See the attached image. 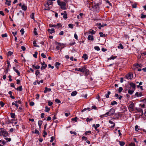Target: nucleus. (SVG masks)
Wrapping results in <instances>:
<instances>
[{
  "mask_svg": "<svg viewBox=\"0 0 146 146\" xmlns=\"http://www.w3.org/2000/svg\"><path fill=\"white\" fill-rule=\"evenodd\" d=\"M90 6H89V8L91 10L94 12H98L99 10V4L97 3H93L92 2L90 3Z\"/></svg>",
  "mask_w": 146,
  "mask_h": 146,
  "instance_id": "nucleus-1",
  "label": "nucleus"
},
{
  "mask_svg": "<svg viewBox=\"0 0 146 146\" xmlns=\"http://www.w3.org/2000/svg\"><path fill=\"white\" fill-rule=\"evenodd\" d=\"M0 134L1 136H3L5 137H7L9 135V133L3 128H0Z\"/></svg>",
  "mask_w": 146,
  "mask_h": 146,
  "instance_id": "nucleus-2",
  "label": "nucleus"
},
{
  "mask_svg": "<svg viewBox=\"0 0 146 146\" xmlns=\"http://www.w3.org/2000/svg\"><path fill=\"white\" fill-rule=\"evenodd\" d=\"M115 112V110L114 109L111 108L109 112H107L105 114L102 115V117H106L110 116L113 114Z\"/></svg>",
  "mask_w": 146,
  "mask_h": 146,
  "instance_id": "nucleus-3",
  "label": "nucleus"
},
{
  "mask_svg": "<svg viewBox=\"0 0 146 146\" xmlns=\"http://www.w3.org/2000/svg\"><path fill=\"white\" fill-rule=\"evenodd\" d=\"M58 4L60 6L62 9L64 10L66 9V3L65 2L61 1L58 3Z\"/></svg>",
  "mask_w": 146,
  "mask_h": 146,
  "instance_id": "nucleus-4",
  "label": "nucleus"
},
{
  "mask_svg": "<svg viewBox=\"0 0 146 146\" xmlns=\"http://www.w3.org/2000/svg\"><path fill=\"white\" fill-rule=\"evenodd\" d=\"M53 2L50 0H48L47 1L46 3L44 5L45 6L48 7V6H50L51 5L52 6Z\"/></svg>",
  "mask_w": 146,
  "mask_h": 146,
  "instance_id": "nucleus-5",
  "label": "nucleus"
},
{
  "mask_svg": "<svg viewBox=\"0 0 146 146\" xmlns=\"http://www.w3.org/2000/svg\"><path fill=\"white\" fill-rule=\"evenodd\" d=\"M42 66L40 68L41 70H42L43 69H45L46 68L47 66L46 64L44 62H40Z\"/></svg>",
  "mask_w": 146,
  "mask_h": 146,
  "instance_id": "nucleus-6",
  "label": "nucleus"
},
{
  "mask_svg": "<svg viewBox=\"0 0 146 146\" xmlns=\"http://www.w3.org/2000/svg\"><path fill=\"white\" fill-rule=\"evenodd\" d=\"M84 67L85 66L83 67H82L81 68H76L75 69V70L76 71H80L83 72H84L83 70H84Z\"/></svg>",
  "mask_w": 146,
  "mask_h": 146,
  "instance_id": "nucleus-7",
  "label": "nucleus"
},
{
  "mask_svg": "<svg viewBox=\"0 0 146 146\" xmlns=\"http://www.w3.org/2000/svg\"><path fill=\"white\" fill-rule=\"evenodd\" d=\"M127 79H131L133 78V74L131 73H129L125 76Z\"/></svg>",
  "mask_w": 146,
  "mask_h": 146,
  "instance_id": "nucleus-8",
  "label": "nucleus"
},
{
  "mask_svg": "<svg viewBox=\"0 0 146 146\" xmlns=\"http://www.w3.org/2000/svg\"><path fill=\"white\" fill-rule=\"evenodd\" d=\"M97 25L99 26L98 29H100L102 27H104V26L107 25L106 24H101V23H97Z\"/></svg>",
  "mask_w": 146,
  "mask_h": 146,
  "instance_id": "nucleus-9",
  "label": "nucleus"
},
{
  "mask_svg": "<svg viewBox=\"0 0 146 146\" xmlns=\"http://www.w3.org/2000/svg\"><path fill=\"white\" fill-rule=\"evenodd\" d=\"M84 70H83L84 72H84L85 73L86 76H87L89 74V70L87 69L86 68L85 66V67H84Z\"/></svg>",
  "mask_w": 146,
  "mask_h": 146,
  "instance_id": "nucleus-10",
  "label": "nucleus"
},
{
  "mask_svg": "<svg viewBox=\"0 0 146 146\" xmlns=\"http://www.w3.org/2000/svg\"><path fill=\"white\" fill-rule=\"evenodd\" d=\"M61 15H63V17L65 19H67V14L66 11H64V13H61Z\"/></svg>",
  "mask_w": 146,
  "mask_h": 146,
  "instance_id": "nucleus-11",
  "label": "nucleus"
},
{
  "mask_svg": "<svg viewBox=\"0 0 146 146\" xmlns=\"http://www.w3.org/2000/svg\"><path fill=\"white\" fill-rule=\"evenodd\" d=\"M129 84L130 86L132 88V89L135 90L136 88L135 84L133 82H130Z\"/></svg>",
  "mask_w": 146,
  "mask_h": 146,
  "instance_id": "nucleus-12",
  "label": "nucleus"
},
{
  "mask_svg": "<svg viewBox=\"0 0 146 146\" xmlns=\"http://www.w3.org/2000/svg\"><path fill=\"white\" fill-rule=\"evenodd\" d=\"M129 109L130 110L132 111H134V106H133V103H131L130 104L129 106Z\"/></svg>",
  "mask_w": 146,
  "mask_h": 146,
  "instance_id": "nucleus-13",
  "label": "nucleus"
},
{
  "mask_svg": "<svg viewBox=\"0 0 146 146\" xmlns=\"http://www.w3.org/2000/svg\"><path fill=\"white\" fill-rule=\"evenodd\" d=\"M142 95V93L141 92L139 93L138 92H136L135 95V97H141Z\"/></svg>",
  "mask_w": 146,
  "mask_h": 146,
  "instance_id": "nucleus-14",
  "label": "nucleus"
},
{
  "mask_svg": "<svg viewBox=\"0 0 146 146\" xmlns=\"http://www.w3.org/2000/svg\"><path fill=\"white\" fill-rule=\"evenodd\" d=\"M136 110L138 112L141 113V115H142L143 114V112L141 109L140 108H136Z\"/></svg>",
  "mask_w": 146,
  "mask_h": 146,
  "instance_id": "nucleus-15",
  "label": "nucleus"
},
{
  "mask_svg": "<svg viewBox=\"0 0 146 146\" xmlns=\"http://www.w3.org/2000/svg\"><path fill=\"white\" fill-rule=\"evenodd\" d=\"M32 67L33 69H39L40 68L39 66L36 65V66H35L34 64H32Z\"/></svg>",
  "mask_w": 146,
  "mask_h": 146,
  "instance_id": "nucleus-16",
  "label": "nucleus"
},
{
  "mask_svg": "<svg viewBox=\"0 0 146 146\" xmlns=\"http://www.w3.org/2000/svg\"><path fill=\"white\" fill-rule=\"evenodd\" d=\"M51 88H48L47 87H46L45 88V90L44 91V93H45L47 92L48 91L50 92L51 91Z\"/></svg>",
  "mask_w": 146,
  "mask_h": 146,
  "instance_id": "nucleus-17",
  "label": "nucleus"
},
{
  "mask_svg": "<svg viewBox=\"0 0 146 146\" xmlns=\"http://www.w3.org/2000/svg\"><path fill=\"white\" fill-rule=\"evenodd\" d=\"M88 39L89 40L93 41L94 40V36L92 35H89L88 36Z\"/></svg>",
  "mask_w": 146,
  "mask_h": 146,
  "instance_id": "nucleus-18",
  "label": "nucleus"
},
{
  "mask_svg": "<svg viewBox=\"0 0 146 146\" xmlns=\"http://www.w3.org/2000/svg\"><path fill=\"white\" fill-rule=\"evenodd\" d=\"M48 31L50 34H52V33H54L55 32L54 29L53 28L51 29H48Z\"/></svg>",
  "mask_w": 146,
  "mask_h": 146,
  "instance_id": "nucleus-19",
  "label": "nucleus"
},
{
  "mask_svg": "<svg viewBox=\"0 0 146 146\" xmlns=\"http://www.w3.org/2000/svg\"><path fill=\"white\" fill-rule=\"evenodd\" d=\"M135 90L132 89L131 90V88L129 89L128 90V93L132 95L133 93Z\"/></svg>",
  "mask_w": 146,
  "mask_h": 146,
  "instance_id": "nucleus-20",
  "label": "nucleus"
},
{
  "mask_svg": "<svg viewBox=\"0 0 146 146\" xmlns=\"http://www.w3.org/2000/svg\"><path fill=\"white\" fill-rule=\"evenodd\" d=\"M21 8L23 10L26 11L27 9V7L26 6L23 4L22 5Z\"/></svg>",
  "mask_w": 146,
  "mask_h": 146,
  "instance_id": "nucleus-21",
  "label": "nucleus"
},
{
  "mask_svg": "<svg viewBox=\"0 0 146 146\" xmlns=\"http://www.w3.org/2000/svg\"><path fill=\"white\" fill-rule=\"evenodd\" d=\"M15 88L17 90L19 91H21L23 90L22 88V86H20L19 87H18L17 88Z\"/></svg>",
  "mask_w": 146,
  "mask_h": 146,
  "instance_id": "nucleus-22",
  "label": "nucleus"
},
{
  "mask_svg": "<svg viewBox=\"0 0 146 146\" xmlns=\"http://www.w3.org/2000/svg\"><path fill=\"white\" fill-rule=\"evenodd\" d=\"M82 58H84L85 60H86L88 59V56L86 54H83V56H82Z\"/></svg>",
  "mask_w": 146,
  "mask_h": 146,
  "instance_id": "nucleus-23",
  "label": "nucleus"
},
{
  "mask_svg": "<svg viewBox=\"0 0 146 146\" xmlns=\"http://www.w3.org/2000/svg\"><path fill=\"white\" fill-rule=\"evenodd\" d=\"M77 93V92L76 91H73V92H72L71 93V95L72 96H75L76 95Z\"/></svg>",
  "mask_w": 146,
  "mask_h": 146,
  "instance_id": "nucleus-24",
  "label": "nucleus"
},
{
  "mask_svg": "<svg viewBox=\"0 0 146 146\" xmlns=\"http://www.w3.org/2000/svg\"><path fill=\"white\" fill-rule=\"evenodd\" d=\"M117 57V56H113V55H112L111 57L110 58H108V60H114V59L116 58Z\"/></svg>",
  "mask_w": 146,
  "mask_h": 146,
  "instance_id": "nucleus-25",
  "label": "nucleus"
},
{
  "mask_svg": "<svg viewBox=\"0 0 146 146\" xmlns=\"http://www.w3.org/2000/svg\"><path fill=\"white\" fill-rule=\"evenodd\" d=\"M42 121L41 120H39L38 122V124L39 127V128L40 129L41 126V125L42 124Z\"/></svg>",
  "mask_w": 146,
  "mask_h": 146,
  "instance_id": "nucleus-26",
  "label": "nucleus"
},
{
  "mask_svg": "<svg viewBox=\"0 0 146 146\" xmlns=\"http://www.w3.org/2000/svg\"><path fill=\"white\" fill-rule=\"evenodd\" d=\"M117 47L118 48H121L122 49H123L124 48L123 46L121 43L119 44V45L117 46Z\"/></svg>",
  "mask_w": 146,
  "mask_h": 146,
  "instance_id": "nucleus-27",
  "label": "nucleus"
},
{
  "mask_svg": "<svg viewBox=\"0 0 146 146\" xmlns=\"http://www.w3.org/2000/svg\"><path fill=\"white\" fill-rule=\"evenodd\" d=\"M56 25L55 28H59L60 27H61L62 26V25L60 23H58L56 25Z\"/></svg>",
  "mask_w": 146,
  "mask_h": 146,
  "instance_id": "nucleus-28",
  "label": "nucleus"
},
{
  "mask_svg": "<svg viewBox=\"0 0 146 146\" xmlns=\"http://www.w3.org/2000/svg\"><path fill=\"white\" fill-rule=\"evenodd\" d=\"M100 126V125L99 124H97L96 125V126H95V129L96 131H98V132H99L98 129H97V128Z\"/></svg>",
  "mask_w": 146,
  "mask_h": 146,
  "instance_id": "nucleus-29",
  "label": "nucleus"
},
{
  "mask_svg": "<svg viewBox=\"0 0 146 146\" xmlns=\"http://www.w3.org/2000/svg\"><path fill=\"white\" fill-rule=\"evenodd\" d=\"M119 144L121 146H123L125 145V142L122 141H119Z\"/></svg>",
  "mask_w": 146,
  "mask_h": 146,
  "instance_id": "nucleus-30",
  "label": "nucleus"
},
{
  "mask_svg": "<svg viewBox=\"0 0 146 146\" xmlns=\"http://www.w3.org/2000/svg\"><path fill=\"white\" fill-rule=\"evenodd\" d=\"M91 131H86L84 133L85 135H89V134H91Z\"/></svg>",
  "mask_w": 146,
  "mask_h": 146,
  "instance_id": "nucleus-31",
  "label": "nucleus"
},
{
  "mask_svg": "<svg viewBox=\"0 0 146 146\" xmlns=\"http://www.w3.org/2000/svg\"><path fill=\"white\" fill-rule=\"evenodd\" d=\"M45 7H46V8L45 9H44L46 10H50V9L52 7V6H48V7H47L46 6Z\"/></svg>",
  "mask_w": 146,
  "mask_h": 146,
  "instance_id": "nucleus-32",
  "label": "nucleus"
},
{
  "mask_svg": "<svg viewBox=\"0 0 146 146\" xmlns=\"http://www.w3.org/2000/svg\"><path fill=\"white\" fill-rule=\"evenodd\" d=\"M89 33L92 34H94L95 33V31L92 29H91L89 31Z\"/></svg>",
  "mask_w": 146,
  "mask_h": 146,
  "instance_id": "nucleus-33",
  "label": "nucleus"
},
{
  "mask_svg": "<svg viewBox=\"0 0 146 146\" xmlns=\"http://www.w3.org/2000/svg\"><path fill=\"white\" fill-rule=\"evenodd\" d=\"M78 118L77 117H75L74 118H72L71 119V120L75 122H77V121Z\"/></svg>",
  "mask_w": 146,
  "mask_h": 146,
  "instance_id": "nucleus-34",
  "label": "nucleus"
},
{
  "mask_svg": "<svg viewBox=\"0 0 146 146\" xmlns=\"http://www.w3.org/2000/svg\"><path fill=\"white\" fill-rule=\"evenodd\" d=\"M45 111L46 112H48L50 110V108H48L47 106H46L45 107Z\"/></svg>",
  "mask_w": 146,
  "mask_h": 146,
  "instance_id": "nucleus-35",
  "label": "nucleus"
},
{
  "mask_svg": "<svg viewBox=\"0 0 146 146\" xmlns=\"http://www.w3.org/2000/svg\"><path fill=\"white\" fill-rule=\"evenodd\" d=\"M111 94V92L110 91H108L107 94L105 95V96L107 98H108L109 97V95Z\"/></svg>",
  "mask_w": 146,
  "mask_h": 146,
  "instance_id": "nucleus-36",
  "label": "nucleus"
},
{
  "mask_svg": "<svg viewBox=\"0 0 146 146\" xmlns=\"http://www.w3.org/2000/svg\"><path fill=\"white\" fill-rule=\"evenodd\" d=\"M11 1H7L5 3L6 4H7L8 6H10L11 5Z\"/></svg>",
  "mask_w": 146,
  "mask_h": 146,
  "instance_id": "nucleus-37",
  "label": "nucleus"
},
{
  "mask_svg": "<svg viewBox=\"0 0 146 146\" xmlns=\"http://www.w3.org/2000/svg\"><path fill=\"white\" fill-rule=\"evenodd\" d=\"M93 120V119L91 118L90 119L89 118H87L86 119V121L87 122H90V121H92Z\"/></svg>",
  "mask_w": 146,
  "mask_h": 146,
  "instance_id": "nucleus-38",
  "label": "nucleus"
},
{
  "mask_svg": "<svg viewBox=\"0 0 146 146\" xmlns=\"http://www.w3.org/2000/svg\"><path fill=\"white\" fill-rule=\"evenodd\" d=\"M117 104V102H116L115 101H113V102H111V105L112 106L115 104Z\"/></svg>",
  "mask_w": 146,
  "mask_h": 146,
  "instance_id": "nucleus-39",
  "label": "nucleus"
},
{
  "mask_svg": "<svg viewBox=\"0 0 146 146\" xmlns=\"http://www.w3.org/2000/svg\"><path fill=\"white\" fill-rule=\"evenodd\" d=\"M99 34L100 35V36L101 37H105L106 35L105 34H103L102 32L99 33Z\"/></svg>",
  "mask_w": 146,
  "mask_h": 146,
  "instance_id": "nucleus-40",
  "label": "nucleus"
},
{
  "mask_svg": "<svg viewBox=\"0 0 146 146\" xmlns=\"http://www.w3.org/2000/svg\"><path fill=\"white\" fill-rule=\"evenodd\" d=\"M123 90V88L122 87H120L119 88L118 92L119 93H121Z\"/></svg>",
  "mask_w": 146,
  "mask_h": 146,
  "instance_id": "nucleus-41",
  "label": "nucleus"
},
{
  "mask_svg": "<svg viewBox=\"0 0 146 146\" xmlns=\"http://www.w3.org/2000/svg\"><path fill=\"white\" fill-rule=\"evenodd\" d=\"M11 118H15V114L14 113H11Z\"/></svg>",
  "mask_w": 146,
  "mask_h": 146,
  "instance_id": "nucleus-42",
  "label": "nucleus"
},
{
  "mask_svg": "<svg viewBox=\"0 0 146 146\" xmlns=\"http://www.w3.org/2000/svg\"><path fill=\"white\" fill-rule=\"evenodd\" d=\"M36 28H35L34 29V33L35 34V35H38V33L36 32Z\"/></svg>",
  "mask_w": 146,
  "mask_h": 146,
  "instance_id": "nucleus-43",
  "label": "nucleus"
},
{
  "mask_svg": "<svg viewBox=\"0 0 146 146\" xmlns=\"http://www.w3.org/2000/svg\"><path fill=\"white\" fill-rule=\"evenodd\" d=\"M94 48L97 51H99L100 50V47L98 46H96L94 47Z\"/></svg>",
  "mask_w": 146,
  "mask_h": 146,
  "instance_id": "nucleus-44",
  "label": "nucleus"
},
{
  "mask_svg": "<svg viewBox=\"0 0 146 146\" xmlns=\"http://www.w3.org/2000/svg\"><path fill=\"white\" fill-rule=\"evenodd\" d=\"M20 32L21 33L22 35H23L25 32V31H24V29H22L20 30Z\"/></svg>",
  "mask_w": 146,
  "mask_h": 146,
  "instance_id": "nucleus-45",
  "label": "nucleus"
},
{
  "mask_svg": "<svg viewBox=\"0 0 146 146\" xmlns=\"http://www.w3.org/2000/svg\"><path fill=\"white\" fill-rule=\"evenodd\" d=\"M15 71L17 74V75L19 76H20V73L19 72L18 70H15Z\"/></svg>",
  "mask_w": 146,
  "mask_h": 146,
  "instance_id": "nucleus-46",
  "label": "nucleus"
},
{
  "mask_svg": "<svg viewBox=\"0 0 146 146\" xmlns=\"http://www.w3.org/2000/svg\"><path fill=\"white\" fill-rule=\"evenodd\" d=\"M38 54V52H35V53L33 54V56L34 57L36 58H37V55Z\"/></svg>",
  "mask_w": 146,
  "mask_h": 146,
  "instance_id": "nucleus-47",
  "label": "nucleus"
},
{
  "mask_svg": "<svg viewBox=\"0 0 146 146\" xmlns=\"http://www.w3.org/2000/svg\"><path fill=\"white\" fill-rule=\"evenodd\" d=\"M1 36L2 37H7V33H5L4 34H2Z\"/></svg>",
  "mask_w": 146,
  "mask_h": 146,
  "instance_id": "nucleus-48",
  "label": "nucleus"
},
{
  "mask_svg": "<svg viewBox=\"0 0 146 146\" xmlns=\"http://www.w3.org/2000/svg\"><path fill=\"white\" fill-rule=\"evenodd\" d=\"M135 66L137 68H138L139 67H141L142 66V65L141 64H139L137 63L135 65Z\"/></svg>",
  "mask_w": 146,
  "mask_h": 146,
  "instance_id": "nucleus-49",
  "label": "nucleus"
},
{
  "mask_svg": "<svg viewBox=\"0 0 146 146\" xmlns=\"http://www.w3.org/2000/svg\"><path fill=\"white\" fill-rule=\"evenodd\" d=\"M33 44L34 45V46L35 47H39V46L38 45H36L35 44H36V42L35 40H34L33 42Z\"/></svg>",
  "mask_w": 146,
  "mask_h": 146,
  "instance_id": "nucleus-50",
  "label": "nucleus"
},
{
  "mask_svg": "<svg viewBox=\"0 0 146 146\" xmlns=\"http://www.w3.org/2000/svg\"><path fill=\"white\" fill-rule=\"evenodd\" d=\"M5 139L6 140L7 142L10 141L11 140V139L8 137H5Z\"/></svg>",
  "mask_w": 146,
  "mask_h": 146,
  "instance_id": "nucleus-51",
  "label": "nucleus"
},
{
  "mask_svg": "<svg viewBox=\"0 0 146 146\" xmlns=\"http://www.w3.org/2000/svg\"><path fill=\"white\" fill-rule=\"evenodd\" d=\"M7 68H8L11 66V65L8 60H7Z\"/></svg>",
  "mask_w": 146,
  "mask_h": 146,
  "instance_id": "nucleus-52",
  "label": "nucleus"
},
{
  "mask_svg": "<svg viewBox=\"0 0 146 146\" xmlns=\"http://www.w3.org/2000/svg\"><path fill=\"white\" fill-rule=\"evenodd\" d=\"M40 73V72L38 70H36V71L35 72V75L36 76H37L38 74H39Z\"/></svg>",
  "mask_w": 146,
  "mask_h": 146,
  "instance_id": "nucleus-53",
  "label": "nucleus"
},
{
  "mask_svg": "<svg viewBox=\"0 0 146 146\" xmlns=\"http://www.w3.org/2000/svg\"><path fill=\"white\" fill-rule=\"evenodd\" d=\"M51 139L50 141V142L51 143L54 140V138L53 136H52L50 138Z\"/></svg>",
  "mask_w": 146,
  "mask_h": 146,
  "instance_id": "nucleus-54",
  "label": "nucleus"
},
{
  "mask_svg": "<svg viewBox=\"0 0 146 146\" xmlns=\"http://www.w3.org/2000/svg\"><path fill=\"white\" fill-rule=\"evenodd\" d=\"M0 105L1 107H3L4 105V103L2 101L0 102Z\"/></svg>",
  "mask_w": 146,
  "mask_h": 146,
  "instance_id": "nucleus-55",
  "label": "nucleus"
},
{
  "mask_svg": "<svg viewBox=\"0 0 146 146\" xmlns=\"http://www.w3.org/2000/svg\"><path fill=\"white\" fill-rule=\"evenodd\" d=\"M55 101L56 103H57L58 104H59V103H60L61 102L60 100H58V99H55Z\"/></svg>",
  "mask_w": 146,
  "mask_h": 146,
  "instance_id": "nucleus-56",
  "label": "nucleus"
},
{
  "mask_svg": "<svg viewBox=\"0 0 146 146\" xmlns=\"http://www.w3.org/2000/svg\"><path fill=\"white\" fill-rule=\"evenodd\" d=\"M82 140H84L85 141L87 140L88 139L87 137H85V136L82 137Z\"/></svg>",
  "mask_w": 146,
  "mask_h": 146,
  "instance_id": "nucleus-57",
  "label": "nucleus"
},
{
  "mask_svg": "<svg viewBox=\"0 0 146 146\" xmlns=\"http://www.w3.org/2000/svg\"><path fill=\"white\" fill-rule=\"evenodd\" d=\"M13 53L12 52L10 51H9L7 53V55L8 56H11L13 54Z\"/></svg>",
  "mask_w": 146,
  "mask_h": 146,
  "instance_id": "nucleus-58",
  "label": "nucleus"
},
{
  "mask_svg": "<svg viewBox=\"0 0 146 146\" xmlns=\"http://www.w3.org/2000/svg\"><path fill=\"white\" fill-rule=\"evenodd\" d=\"M68 26L71 29H72L73 28V24H68Z\"/></svg>",
  "mask_w": 146,
  "mask_h": 146,
  "instance_id": "nucleus-59",
  "label": "nucleus"
},
{
  "mask_svg": "<svg viewBox=\"0 0 146 146\" xmlns=\"http://www.w3.org/2000/svg\"><path fill=\"white\" fill-rule=\"evenodd\" d=\"M132 7L133 8H137V4L136 3H135L133 4L132 5Z\"/></svg>",
  "mask_w": 146,
  "mask_h": 146,
  "instance_id": "nucleus-60",
  "label": "nucleus"
},
{
  "mask_svg": "<svg viewBox=\"0 0 146 146\" xmlns=\"http://www.w3.org/2000/svg\"><path fill=\"white\" fill-rule=\"evenodd\" d=\"M138 126L137 125H136L135 127V129L136 131H138L139 130Z\"/></svg>",
  "mask_w": 146,
  "mask_h": 146,
  "instance_id": "nucleus-61",
  "label": "nucleus"
},
{
  "mask_svg": "<svg viewBox=\"0 0 146 146\" xmlns=\"http://www.w3.org/2000/svg\"><path fill=\"white\" fill-rule=\"evenodd\" d=\"M146 17V15H144L143 14H141V19L144 18Z\"/></svg>",
  "mask_w": 146,
  "mask_h": 146,
  "instance_id": "nucleus-62",
  "label": "nucleus"
},
{
  "mask_svg": "<svg viewBox=\"0 0 146 146\" xmlns=\"http://www.w3.org/2000/svg\"><path fill=\"white\" fill-rule=\"evenodd\" d=\"M48 105L49 106H51L52 104H53V103L52 102H51L50 101H49L48 102Z\"/></svg>",
  "mask_w": 146,
  "mask_h": 146,
  "instance_id": "nucleus-63",
  "label": "nucleus"
},
{
  "mask_svg": "<svg viewBox=\"0 0 146 146\" xmlns=\"http://www.w3.org/2000/svg\"><path fill=\"white\" fill-rule=\"evenodd\" d=\"M135 144L134 143H129V146H135Z\"/></svg>",
  "mask_w": 146,
  "mask_h": 146,
  "instance_id": "nucleus-64",
  "label": "nucleus"
}]
</instances>
